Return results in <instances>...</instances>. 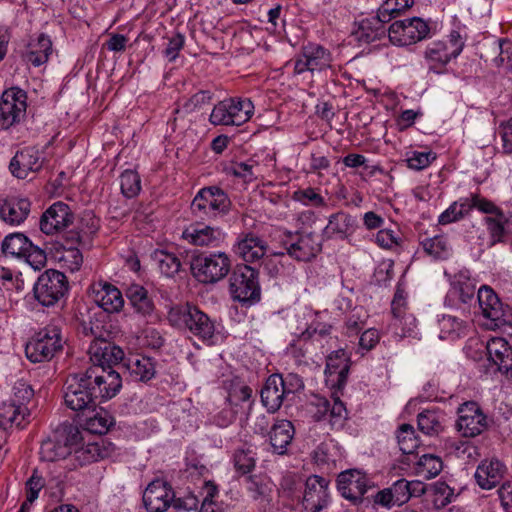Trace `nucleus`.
Returning <instances> with one entry per match:
<instances>
[{
    "mask_svg": "<svg viewBox=\"0 0 512 512\" xmlns=\"http://www.w3.org/2000/svg\"><path fill=\"white\" fill-rule=\"evenodd\" d=\"M172 325L187 329L208 345H213L218 339L215 322L198 307L186 304L172 308L168 313Z\"/></svg>",
    "mask_w": 512,
    "mask_h": 512,
    "instance_id": "f257e3e1",
    "label": "nucleus"
},
{
    "mask_svg": "<svg viewBox=\"0 0 512 512\" xmlns=\"http://www.w3.org/2000/svg\"><path fill=\"white\" fill-rule=\"evenodd\" d=\"M303 388V381L297 374H272L261 390V401L269 412L274 413L280 409L284 401L292 399Z\"/></svg>",
    "mask_w": 512,
    "mask_h": 512,
    "instance_id": "f03ea898",
    "label": "nucleus"
},
{
    "mask_svg": "<svg viewBox=\"0 0 512 512\" xmlns=\"http://www.w3.org/2000/svg\"><path fill=\"white\" fill-rule=\"evenodd\" d=\"M62 330L56 322L40 329L26 344L25 354L32 363L51 360L62 351L64 345Z\"/></svg>",
    "mask_w": 512,
    "mask_h": 512,
    "instance_id": "7ed1b4c3",
    "label": "nucleus"
},
{
    "mask_svg": "<svg viewBox=\"0 0 512 512\" xmlns=\"http://www.w3.org/2000/svg\"><path fill=\"white\" fill-rule=\"evenodd\" d=\"M465 42L457 31H452L447 39L430 42L424 51V59L430 71L442 74L452 59L457 58Z\"/></svg>",
    "mask_w": 512,
    "mask_h": 512,
    "instance_id": "20e7f679",
    "label": "nucleus"
},
{
    "mask_svg": "<svg viewBox=\"0 0 512 512\" xmlns=\"http://www.w3.org/2000/svg\"><path fill=\"white\" fill-rule=\"evenodd\" d=\"M254 114V104L248 98H227L218 102L209 117L212 125L240 126Z\"/></svg>",
    "mask_w": 512,
    "mask_h": 512,
    "instance_id": "39448f33",
    "label": "nucleus"
},
{
    "mask_svg": "<svg viewBox=\"0 0 512 512\" xmlns=\"http://www.w3.org/2000/svg\"><path fill=\"white\" fill-rule=\"evenodd\" d=\"M231 262L224 252L200 253L193 256L190 269L192 275L201 283H216L230 271Z\"/></svg>",
    "mask_w": 512,
    "mask_h": 512,
    "instance_id": "423d86ee",
    "label": "nucleus"
},
{
    "mask_svg": "<svg viewBox=\"0 0 512 512\" xmlns=\"http://www.w3.org/2000/svg\"><path fill=\"white\" fill-rule=\"evenodd\" d=\"M231 204L224 190L209 186L198 191L191 203V209L200 218L216 219L228 214Z\"/></svg>",
    "mask_w": 512,
    "mask_h": 512,
    "instance_id": "0eeeda50",
    "label": "nucleus"
},
{
    "mask_svg": "<svg viewBox=\"0 0 512 512\" xmlns=\"http://www.w3.org/2000/svg\"><path fill=\"white\" fill-rule=\"evenodd\" d=\"M64 403L73 411L94 410L97 399L86 372L71 374L64 387Z\"/></svg>",
    "mask_w": 512,
    "mask_h": 512,
    "instance_id": "6e6552de",
    "label": "nucleus"
},
{
    "mask_svg": "<svg viewBox=\"0 0 512 512\" xmlns=\"http://www.w3.org/2000/svg\"><path fill=\"white\" fill-rule=\"evenodd\" d=\"M229 289L233 299L239 302H258L261 296L258 271L247 264L237 265L230 276Z\"/></svg>",
    "mask_w": 512,
    "mask_h": 512,
    "instance_id": "1a4fd4ad",
    "label": "nucleus"
},
{
    "mask_svg": "<svg viewBox=\"0 0 512 512\" xmlns=\"http://www.w3.org/2000/svg\"><path fill=\"white\" fill-rule=\"evenodd\" d=\"M477 300L481 314L487 320L485 323L487 328L495 329L512 325V308L504 305L490 287L484 285L479 288Z\"/></svg>",
    "mask_w": 512,
    "mask_h": 512,
    "instance_id": "9d476101",
    "label": "nucleus"
},
{
    "mask_svg": "<svg viewBox=\"0 0 512 512\" xmlns=\"http://www.w3.org/2000/svg\"><path fill=\"white\" fill-rule=\"evenodd\" d=\"M33 291L41 305L53 306L68 291V281L64 273L49 269L38 277Z\"/></svg>",
    "mask_w": 512,
    "mask_h": 512,
    "instance_id": "9b49d317",
    "label": "nucleus"
},
{
    "mask_svg": "<svg viewBox=\"0 0 512 512\" xmlns=\"http://www.w3.org/2000/svg\"><path fill=\"white\" fill-rule=\"evenodd\" d=\"M430 27L419 17L394 21L388 29L390 41L398 46L415 44L429 36Z\"/></svg>",
    "mask_w": 512,
    "mask_h": 512,
    "instance_id": "f8f14e48",
    "label": "nucleus"
},
{
    "mask_svg": "<svg viewBox=\"0 0 512 512\" xmlns=\"http://www.w3.org/2000/svg\"><path fill=\"white\" fill-rule=\"evenodd\" d=\"M457 414L456 429L463 437H476L483 433L488 426L487 416L479 404L474 401L461 404L457 409Z\"/></svg>",
    "mask_w": 512,
    "mask_h": 512,
    "instance_id": "ddd939ff",
    "label": "nucleus"
},
{
    "mask_svg": "<svg viewBox=\"0 0 512 512\" xmlns=\"http://www.w3.org/2000/svg\"><path fill=\"white\" fill-rule=\"evenodd\" d=\"M85 372L97 398L111 399L122 387L120 374L112 368L91 366Z\"/></svg>",
    "mask_w": 512,
    "mask_h": 512,
    "instance_id": "4468645a",
    "label": "nucleus"
},
{
    "mask_svg": "<svg viewBox=\"0 0 512 512\" xmlns=\"http://www.w3.org/2000/svg\"><path fill=\"white\" fill-rule=\"evenodd\" d=\"M27 94L20 88L6 90L0 101L1 127L7 129L19 122L25 115Z\"/></svg>",
    "mask_w": 512,
    "mask_h": 512,
    "instance_id": "2eb2a0df",
    "label": "nucleus"
},
{
    "mask_svg": "<svg viewBox=\"0 0 512 512\" xmlns=\"http://www.w3.org/2000/svg\"><path fill=\"white\" fill-rule=\"evenodd\" d=\"M333 58L329 50L318 44H308L294 60V74L322 71L331 67Z\"/></svg>",
    "mask_w": 512,
    "mask_h": 512,
    "instance_id": "dca6fc26",
    "label": "nucleus"
},
{
    "mask_svg": "<svg viewBox=\"0 0 512 512\" xmlns=\"http://www.w3.org/2000/svg\"><path fill=\"white\" fill-rule=\"evenodd\" d=\"M490 200L482 197L478 193H471L467 197H461L454 201L438 218L441 225H447L456 222L470 213L472 209L478 211H489L491 208Z\"/></svg>",
    "mask_w": 512,
    "mask_h": 512,
    "instance_id": "f3484780",
    "label": "nucleus"
},
{
    "mask_svg": "<svg viewBox=\"0 0 512 512\" xmlns=\"http://www.w3.org/2000/svg\"><path fill=\"white\" fill-rule=\"evenodd\" d=\"M489 367L487 373L500 372L512 377V347L504 338H492L486 345Z\"/></svg>",
    "mask_w": 512,
    "mask_h": 512,
    "instance_id": "a211bd4d",
    "label": "nucleus"
},
{
    "mask_svg": "<svg viewBox=\"0 0 512 512\" xmlns=\"http://www.w3.org/2000/svg\"><path fill=\"white\" fill-rule=\"evenodd\" d=\"M267 250L268 243L253 232L240 233L232 246L233 253L246 263L260 261Z\"/></svg>",
    "mask_w": 512,
    "mask_h": 512,
    "instance_id": "6ab92c4d",
    "label": "nucleus"
},
{
    "mask_svg": "<svg viewBox=\"0 0 512 512\" xmlns=\"http://www.w3.org/2000/svg\"><path fill=\"white\" fill-rule=\"evenodd\" d=\"M337 487L344 498L357 502L362 499L370 487V480L366 473L357 469H350L338 475Z\"/></svg>",
    "mask_w": 512,
    "mask_h": 512,
    "instance_id": "aec40b11",
    "label": "nucleus"
},
{
    "mask_svg": "<svg viewBox=\"0 0 512 512\" xmlns=\"http://www.w3.org/2000/svg\"><path fill=\"white\" fill-rule=\"evenodd\" d=\"M74 219L70 207L61 201L53 203L40 218V230L46 235H54L63 231Z\"/></svg>",
    "mask_w": 512,
    "mask_h": 512,
    "instance_id": "412c9836",
    "label": "nucleus"
},
{
    "mask_svg": "<svg viewBox=\"0 0 512 512\" xmlns=\"http://www.w3.org/2000/svg\"><path fill=\"white\" fill-rule=\"evenodd\" d=\"M174 491L163 480L152 481L143 493V503L148 512H165L173 503Z\"/></svg>",
    "mask_w": 512,
    "mask_h": 512,
    "instance_id": "4be33fe9",
    "label": "nucleus"
},
{
    "mask_svg": "<svg viewBox=\"0 0 512 512\" xmlns=\"http://www.w3.org/2000/svg\"><path fill=\"white\" fill-rule=\"evenodd\" d=\"M287 254L297 261H309L321 250V243L315 233H297L284 242Z\"/></svg>",
    "mask_w": 512,
    "mask_h": 512,
    "instance_id": "5701e85b",
    "label": "nucleus"
},
{
    "mask_svg": "<svg viewBox=\"0 0 512 512\" xmlns=\"http://www.w3.org/2000/svg\"><path fill=\"white\" fill-rule=\"evenodd\" d=\"M90 291L92 300L108 313L119 312L124 306L122 293L108 282H95L91 285Z\"/></svg>",
    "mask_w": 512,
    "mask_h": 512,
    "instance_id": "b1692460",
    "label": "nucleus"
},
{
    "mask_svg": "<svg viewBox=\"0 0 512 512\" xmlns=\"http://www.w3.org/2000/svg\"><path fill=\"white\" fill-rule=\"evenodd\" d=\"M182 238L194 246L218 247L224 242L226 234L219 227L193 224L183 230Z\"/></svg>",
    "mask_w": 512,
    "mask_h": 512,
    "instance_id": "393cba45",
    "label": "nucleus"
},
{
    "mask_svg": "<svg viewBox=\"0 0 512 512\" xmlns=\"http://www.w3.org/2000/svg\"><path fill=\"white\" fill-rule=\"evenodd\" d=\"M328 481L319 476L309 477L303 496V509L305 512H320L328 503Z\"/></svg>",
    "mask_w": 512,
    "mask_h": 512,
    "instance_id": "a878e982",
    "label": "nucleus"
},
{
    "mask_svg": "<svg viewBox=\"0 0 512 512\" xmlns=\"http://www.w3.org/2000/svg\"><path fill=\"white\" fill-rule=\"evenodd\" d=\"M349 368V357L345 350L333 351L326 360V382L333 388L341 389L346 384Z\"/></svg>",
    "mask_w": 512,
    "mask_h": 512,
    "instance_id": "bb28decb",
    "label": "nucleus"
},
{
    "mask_svg": "<svg viewBox=\"0 0 512 512\" xmlns=\"http://www.w3.org/2000/svg\"><path fill=\"white\" fill-rule=\"evenodd\" d=\"M42 165L43 159L39 150L26 147L18 151L11 159L9 169L15 177L25 179L30 173L39 171Z\"/></svg>",
    "mask_w": 512,
    "mask_h": 512,
    "instance_id": "cd10ccee",
    "label": "nucleus"
},
{
    "mask_svg": "<svg viewBox=\"0 0 512 512\" xmlns=\"http://www.w3.org/2000/svg\"><path fill=\"white\" fill-rule=\"evenodd\" d=\"M93 366L112 368L124 359V351L119 346L104 339H95L89 347Z\"/></svg>",
    "mask_w": 512,
    "mask_h": 512,
    "instance_id": "c85d7f7f",
    "label": "nucleus"
},
{
    "mask_svg": "<svg viewBox=\"0 0 512 512\" xmlns=\"http://www.w3.org/2000/svg\"><path fill=\"white\" fill-rule=\"evenodd\" d=\"M31 210V202L25 197H8L0 199V219L16 226L23 223Z\"/></svg>",
    "mask_w": 512,
    "mask_h": 512,
    "instance_id": "c756f323",
    "label": "nucleus"
},
{
    "mask_svg": "<svg viewBox=\"0 0 512 512\" xmlns=\"http://www.w3.org/2000/svg\"><path fill=\"white\" fill-rule=\"evenodd\" d=\"M356 227L357 221L355 217L346 212L339 211L329 216L322 235L325 239L345 240L353 235Z\"/></svg>",
    "mask_w": 512,
    "mask_h": 512,
    "instance_id": "7c9ffc66",
    "label": "nucleus"
},
{
    "mask_svg": "<svg viewBox=\"0 0 512 512\" xmlns=\"http://www.w3.org/2000/svg\"><path fill=\"white\" fill-rule=\"evenodd\" d=\"M505 471V465L499 460L486 459L478 465L475 479L482 489L490 490L501 482Z\"/></svg>",
    "mask_w": 512,
    "mask_h": 512,
    "instance_id": "2f4dec72",
    "label": "nucleus"
},
{
    "mask_svg": "<svg viewBox=\"0 0 512 512\" xmlns=\"http://www.w3.org/2000/svg\"><path fill=\"white\" fill-rule=\"evenodd\" d=\"M79 437V432L75 430L69 439H48L43 441L40 448V457L43 461L53 462L65 459L73 453V444Z\"/></svg>",
    "mask_w": 512,
    "mask_h": 512,
    "instance_id": "473e14b6",
    "label": "nucleus"
},
{
    "mask_svg": "<svg viewBox=\"0 0 512 512\" xmlns=\"http://www.w3.org/2000/svg\"><path fill=\"white\" fill-rule=\"evenodd\" d=\"M295 434V429L289 420H277L269 431V440L273 448V452L284 455L287 447L291 443Z\"/></svg>",
    "mask_w": 512,
    "mask_h": 512,
    "instance_id": "72a5a7b5",
    "label": "nucleus"
},
{
    "mask_svg": "<svg viewBox=\"0 0 512 512\" xmlns=\"http://www.w3.org/2000/svg\"><path fill=\"white\" fill-rule=\"evenodd\" d=\"M491 208L489 211H481L487 214L485 223L487 230L490 233L492 243L500 242L503 240L506 233L511 232L510 223L504 213L492 201H490Z\"/></svg>",
    "mask_w": 512,
    "mask_h": 512,
    "instance_id": "f704fd0d",
    "label": "nucleus"
},
{
    "mask_svg": "<svg viewBox=\"0 0 512 512\" xmlns=\"http://www.w3.org/2000/svg\"><path fill=\"white\" fill-rule=\"evenodd\" d=\"M126 296L136 313L150 317L155 311V303L146 288L132 284L126 289Z\"/></svg>",
    "mask_w": 512,
    "mask_h": 512,
    "instance_id": "c9c22d12",
    "label": "nucleus"
},
{
    "mask_svg": "<svg viewBox=\"0 0 512 512\" xmlns=\"http://www.w3.org/2000/svg\"><path fill=\"white\" fill-rule=\"evenodd\" d=\"M244 483L247 493L253 500L267 503L271 501L274 484L267 475H249Z\"/></svg>",
    "mask_w": 512,
    "mask_h": 512,
    "instance_id": "e433bc0d",
    "label": "nucleus"
},
{
    "mask_svg": "<svg viewBox=\"0 0 512 512\" xmlns=\"http://www.w3.org/2000/svg\"><path fill=\"white\" fill-rule=\"evenodd\" d=\"M51 53L52 42L50 38L41 34L37 40H33L28 44L27 51L24 54V60L38 67L48 61Z\"/></svg>",
    "mask_w": 512,
    "mask_h": 512,
    "instance_id": "4c0bfd02",
    "label": "nucleus"
},
{
    "mask_svg": "<svg viewBox=\"0 0 512 512\" xmlns=\"http://www.w3.org/2000/svg\"><path fill=\"white\" fill-rule=\"evenodd\" d=\"M386 23L387 22L382 17H380L378 12L374 16L363 19L360 22L359 28L356 32L358 40L364 43H371L380 39L386 33Z\"/></svg>",
    "mask_w": 512,
    "mask_h": 512,
    "instance_id": "58836bf2",
    "label": "nucleus"
},
{
    "mask_svg": "<svg viewBox=\"0 0 512 512\" xmlns=\"http://www.w3.org/2000/svg\"><path fill=\"white\" fill-rule=\"evenodd\" d=\"M126 365L131 376L139 381H149L156 373V364L148 356L133 355L128 358Z\"/></svg>",
    "mask_w": 512,
    "mask_h": 512,
    "instance_id": "ea45409f",
    "label": "nucleus"
},
{
    "mask_svg": "<svg viewBox=\"0 0 512 512\" xmlns=\"http://www.w3.org/2000/svg\"><path fill=\"white\" fill-rule=\"evenodd\" d=\"M232 462L237 473L249 474L256 466V453L250 446L238 447L232 454Z\"/></svg>",
    "mask_w": 512,
    "mask_h": 512,
    "instance_id": "a19ab883",
    "label": "nucleus"
},
{
    "mask_svg": "<svg viewBox=\"0 0 512 512\" xmlns=\"http://www.w3.org/2000/svg\"><path fill=\"white\" fill-rule=\"evenodd\" d=\"M27 248H31V241L22 233H12L2 242L3 253L18 259L23 258Z\"/></svg>",
    "mask_w": 512,
    "mask_h": 512,
    "instance_id": "79ce46f5",
    "label": "nucleus"
},
{
    "mask_svg": "<svg viewBox=\"0 0 512 512\" xmlns=\"http://www.w3.org/2000/svg\"><path fill=\"white\" fill-rule=\"evenodd\" d=\"M152 259L157 263L160 272L167 277H172L180 271V259L173 252L157 249L152 253Z\"/></svg>",
    "mask_w": 512,
    "mask_h": 512,
    "instance_id": "37998d69",
    "label": "nucleus"
},
{
    "mask_svg": "<svg viewBox=\"0 0 512 512\" xmlns=\"http://www.w3.org/2000/svg\"><path fill=\"white\" fill-rule=\"evenodd\" d=\"M442 413L436 410H424L418 414V428L426 435H438L443 431Z\"/></svg>",
    "mask_w": 512,
    "mask_h": 512,
    "instance_id": "c03bdc74",
    "label": "nucleus"
},
{
    "mask_svg": "<svg viewBox=\"0 0 512 512\" xmlns=\"http://www.w3.org/2000/svg\"><path fill=\"white\" fill-rule=\"evenodd\" d=\"M452 290L466 304L474 298L476 286L465 272H459L452 281Z\"/></svg>",
    "mask_w": 512,
    "mask_h": 512,
    "instance_id": "a18cd8bd",
    "label": "nucleus"
},
{
    "mask_svg": "<svg viewBox=\"0 0 512 512\" xmlns=\"http://www.w3.org/2000/svg\"><path fill=\"white\" fill-rule=\"evenodd\" d=\"M443 468L441 459L432 454L422 455L415 467L416 475L424 479H432L436 477Z\"/></svg>",
    "mask_w": 512,
    "mask_h": 512,
    "instance_id": "49530a36",
    "label": "nucleus"
},
{
    "mask_svg": "<svg viewBox=\"0 0 512 512\" xmlns=\"http://www.w3.org/2000/svg\"><path fill=\"white\" fill-rule=\"evenodd\" d=\"M104 442H93L74 449V457L81 465L103 459L106 454L103 450Z\"/></svg>",
    "mask_w": 512,
    "mask_h": 512,
    "instance_id": "de8ad7c7",
    "label": "nucleus"
},
{
    "mask_svg": "<svg viewBox=\"0 0 512 512\" xmlns=\"http://www.w3.org/2000/svg\"><path fill=\"white\" fill-rule=\"evenodd\" d=\"M440 338L454 340L465 333L466 325L461 319L444 315L440 321Z\"/></svg>",
    "mask_w": 512,
    "mask_h": 512,
    "instance_id": "09e8293b",
    "label": "nucleus"
},
{
    "mask_svg": "<svg viewBox=\"0 0 512 512\" xmlns=\"http://www.w3.org/2000/svg\"><path fill=\"white\" fill-rule=\"evenodd\" d=\"M397 441L403 454H412L419 446V440L414 427L410 424H402L397 432Z\"/></svg>",
    "mask_w": 512,
    "mask_h": 512,
    "instance_id": "8fccbe9b",
    "label": "nucleus"
},
{
    "mask_svg": "<svg viewBox=\"0 0 512 512\" xmlns=\"http://www.w3.org/2000/svg\"><path fill=\"white\" fill-rule=\"evenodd\" d=\"M58 262L60 267L70 272H76L83 263V255L76 247L63 248L58 252Z\"/></svg>",
    "mask_w": 512,
    "mask_h": 512,
    "instance_id": "3c124183",
    "label": "nucleus"
},
{
    "mask_svg": "<svg viewBox=\"0 0 512 512\" xmlns=\"http://www.w3.org/2000/svg\"><path fill=\"white\" fill-rule=\"evenodd\" d=\"M412 5L413 0H385L377 12L388 23Z\"/></svg>",
    "mask_w": 512,
    "mask_h": 512,
    "instance_id": "603ef678",
    "label": "nucleus"
},
{
    "mask_svg": "<svg viewBox=\"0 0 512 512\" xmlns=\"http://www.w3.org/2000/svg\"><path fill=\"white\" fill-rule=\"evenodd\" d=\"M417 326L416 318L411 313H404L402 316H393L390 328L396 336H410Z\"/></svg>",
    "mask_w": 512,
    "mask_h": 512,
    "instance_id": "864d4df0",
    "label": "nucleus"
},
{
    "mask_svg": "<svg viewBox=\"0 0 512 512\" xmlns=\"http://www.w3.org/2000/svg\"><path fill=\"white\" fill-rule=\"evenodd\" d=\"M140 183L139 175L132 170H125L120 175L121 192L127 198H133L139 193L141 189Z\"/></svg>",
    "mask_w": 512,
    "mask_h": 512,
    "instance_id": "5fc2aeb1",
    "label": "nucleus"
},
{
    "mask_svg": "<svg viewBox=\"0 0 512 512\" xmlns=\"http://www.w3.org/2000/svg\"><path fill=\"white\" fill-rule=\"evenodd\" d=\"M112 417L106 411L97 412L85 422V428L93 434H104L113 424Z\"/></svg>",
    "mask_w": 512,
    "mask_h": 512,
    "instance_id": "6e6d98bb",
    "label": "nucleus"
},
{
    "mask_svg": "<svg viewBox=\"0 0 512 512\" xmlns=\"http://www.w3.org/2000/svg\"><path fill=\"white\" fill-rule=\"evenodd\" d=\"M435 159L436 154L432 151H412L406 154L407 166L416 171L427 168Z\"/></svg>",
    "mask_w": 512,
    "mask_h": 512,
    "instance_id": "4d7b16f0",
    "label": "nucleus"
},
{
    "mask_svg": "<svg viewBox=\"0 0 512 512\" xmlns=\"http://www.w3.org/2000/svg\"><path fill=\"white\" fill-rule=\"evenodd\" d=\"M20 415L21 408L16 406V403H3L0 406V431H6L13 423L19 425L18 418Z\"/></svg>",
    "mask_w": 512,
    "mask_h": 512,
    "instance_id": "13d9d810",
    "label": "nucleus"
},
{
    "mask_svg": "<svg viewBox=\"0 0 512 512\" xmlns=\"http://www.w3.org/2000/svg\"><path fill=\"white\" fill-rule=\"evenodd\" d=\"M422 246L424 251L434 258H445L449 252L448 242L443 236L427 238L422 242Z\"/></svg>",
    "mask_w": 512,
    "mask_h": 512,
    "instance_id": "bf43d9fd",
    "label": "nucleus"
},
{
    "mask_svg": "<svg viewBox=\"0 0 512 512\" xmlns=\"http://www.w3.org/2000/svg\"><path fill=\"white\" fill-rule=\"evenodd\" d=\"M293 197L304 205H312L315 207L325 205L324 198L316 191V189L311 187L295 191Z\"/></svg>",
    "mask_w": 512,
    "mask_h": 512,
    "instance_id": "052dcab7",
    "label": "nucleus"
},
{
    "mask_svg": "<svg viewBox=\"0 0 512 512\" xmlns=\"http://www.w3.org/2000/svg\"><path fill=\"white\" fill-rule=\"evenodd\" d=\"M25 260L34 270H41L47 261L46 253L39 247L33 245L31 242V248H27V252L22 258Z\"/></svg>",
    "mask_w": 512,
    "mask_h": 512,
    "instance_id": "680f3d73",
    "label": "nucleus"
},
{
    "mask_svg": "<svg viewBox=\"0 0 512 512\" xmlns=\"http://www.w3.org/2000/svg\"><path fill=\"white\" fill-rule=\"evenodd\" d=\"M185 43V37L181 33H176L168 39V43L163 53L164 56L171 62L174 61L179 52L182 50Z\"/></svg>",
    "mask_w": 512,
    "mask_h": 512,
    "instance_id": "e2e57ef3",
    "label": "nucleus"
},
{
    "mask_svg": "<svg viewBox=\"0 0 512 512\" xmlns=\"http://www.w3.org/2000/svg\"><path fill=\"white\" fill-rule=\"evenodd\" d=\"M14 392V402L16 403V406H20L21 413L23 412V405L30 401V399L33 397V390L32 388L25 382L19 381L16 382L13 387Z\"/></svg>",
    "mask_w": 512,
    "mask_h": 512,
    "instance_id": "0e129e2a",
    "label": "nucleus"
},
{
    "mask_svg": "<svg viewBox=\"0 0 512 512\" xmlns=\"http://www.w3.org/2000/svg\"><path fill=\"white\" fill-rule=\"evenodd\" d=\"M408 487V481L405 479H399L389 487L397 505H402L409 501L410 490Z\"/></svg>",
    "mask_w": 512,
    "mask_h": 512,
    "instance_id": "69168bd1",
    "label": "nucleus"
},
{
    "mask_svg": "<svg viewBox=\"0 0 512 512\" xmlns=\"http://www.w3.org/2000/svg\"><path fill=\"white\" fill-rule=\"evenodd\" d=\"M500 53L495 59L498 66L512 69V41L502 40L499 43Z\"/></svg>",
    "mask_w": 512,
    "mask_h": 512,
    "instance_id": "338daca9",
    "label": "nucleus"
},
{
    "mask_svg": "<svg viewBox=\"0 0 512 512\" xmlns=\"http://www.w3.org/2000/svg\"><path fill=\"white\" fill-rule=\"evenodd\" d=\"M44 487V480L41 476L36 475V473H33V475L28 479L26 482V488H27V499L26 501L29 502V504H32L39 495V492Z\"/></svg>",
    "mask_w": 512,
    "mask_h": 512,
    "instance_id": "774afa93",
    "label": "nucleus"
}]
</instances>
